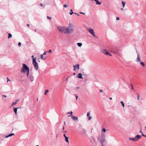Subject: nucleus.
I'll return each mask as SVG.
<instances>
[{
    "instance_id": "2f4dec72",
    "label": "nucleus",
    "mask_w": 146,
    "mask_h": 146,
    "mask_svg": "<svg viewBox=\"0 0 146 146\" xmlns=\"http://www.w3.org/2000/svg\"><path fill=\"white\" fill-rule=\"evenodd\" d=\"M73 113L72 111H71L70 112V115H68V117H70L71 115H72V114Z\"/></svg>"
},
{
    "instance_id": "7ed1b4c3",
    "label": "nucleus",
    "mask_w": 146,
    "mask_h": 146,
    "mask_svg": "<svg viewBox=\"0 0 146 146\" xmlns=\"http://www.w3.org/2000/svg\"><path fill=\"white\" fill-rule=\"evenodd\" d=\"M29 70V67L27 66V65L23 63V67H22L21 72L22 73H25L27 71Z\"/></svg>"
},
{
    "instance_id": "13d9d810",
    "label": "nucleus",
    "mask_w": 146,
    "mask_h": 146,
    "mask_svg": "<svg viewBox=\"0 0 146 146\" xmlns=\"http://www.w3.org/2000/svg\"><path fill=\"white\" fill-rule=\"evenodd\" d=\"M70 12H72V9H70Z\"/></svg>"
},
{
    "instance_id": "3c124183",
    "label": "nucleus",
    "mask_w": 146,
    "mask_h": 146,
    "mask_svg": "<svg viewBox=\"0 0 146 146\" xmlns=\"http://www.w3.org/2000/svg\"><path fill=\"white\" fill-rule=\"evenodd\" d=\"M69 77H70V76H68V78L66 79V81H67L68 80V78H69Z\"/></svg>"
},
{
    "instance_id": "ea45409f",
    "label": "nucleus",
    "mask_w": 146,
    "mask_h": 146,
    "mask_svg": "<svg viewBox=\"0 0 146 146\" xmlns=\"http://www.w3.org/2000/svg\"><path fill=\"white\" fill-rule=\"evenodd\" d=\"M74 13H73V12H70L69 13V14L70 15H72V14H74Z\"/></svg>"
},
{
    "instance_id": "c85d7f7f",
    "label": "nucleus",
    "mask_w": 146,
    "mask_h": 146,
    "mask_svg": "<svg viewBox=\"0 0 146 146\" xmlns=\"http://www.w3.org/2000/svg\"><path fill=\"white\" fill-rule=\"evenodd\" d=\"M102 131L105 132L106 131V130L105 128H103L102 129Z\"/></svg>"
},
{
    "instance_id": "f704fd0d",
    "label": "nucleus",
    "mask_w": 146,
    "mask_h": 146,
    "mask_svg": "<svg viewBox=\"0 0 146 146\" xmlns=\"http://www.w3.org/2000/svg\"><path fill=\"white\" fill-rule=\"evenodd\" d=\"M31 57H32V58L33 59H33H34H34L35 58V60H36V58H34L33 55Z\"/></svg>"
},
{
    "instance_id": "052dcab7",
    "label": "nucleus",
    "mask_w": 146,
    "mask_h": 146,
    "mask_svg": "<svg viewBox=\"0 0 146 146\" xmlns=\"http://www.w3.org/2000/svg\"><path fill=\"white\" fill-rule=\"evenodd\" d=\"M18 101H19L18 100H15V101H16L15 102H18Z\"/></svg>"
},
{
    "instance_id": "c03bdc74",
    "label": "nucleus",
    "mask_w": 146,
    "mask_h": 146,
    "mask_svg": "<svg viewBox=\"0 0 146 146\" xmlns=\"http://www.w3.org/2000/svg\"><path fill=\"white\" fill-rule=\"evenodd\" d=\"M142 135L143 136H144V137H146V135H144V134H143V133H142Z\"/></svg>"
},
{
    "instance_id": "de8ad7c7",
    "label": "nucleus",
    "mask_w": 146,
    "mask_h": 146,
    "mask_svg": "<svg viewBox=\"0 0 146 146\" xmlns=\"http://www.w3.org/2000/svg\"><path fill=\"white\" fill-rule=\"evenodd\" d=\"M74 14H76V15H77L78 16H79V15L78 14L76 13H74Z\"/></svg>"
},
{
    "instance_id": "0e129e2a",
    "label": "nucleus",
    "mask_w": 146,
    "mask_h": 146,
    "mask_svg": "<svg viewBox=\"0 0 146 146\" xmlns=\"http://www.w3.org/2000/svg\"><path fill=\"white\" fill-rule=\"evenodd\" d=\"M110 100H111L112 99V98H110Z\"/></svg>"
},
{
    "instance_id": "5701e85b",
    "label": "nucleus",
    "mask_w": 146,
    "mask_h": 146,
    "mask_svg": "<svg viewBox=\"0 0 146 146\" xmlns=\"http://www.w3.org/2000/svg\"><path fill=\"white\" fill-rule=\"evenodd\" d=\"M12 36V35L10 33H8V38H9L11 37Z\"/></svg>"
},
{
    "instance_id": "0eeeda50",
    "label": "nucleus",
    "mask_w": 146,
    "mask_h": 146,
    "mask_svg": "<svg viewBox=\"0 0 146 146\" xmlns=\"http://www.w3.org/2000/svg\"><path fill=\"white\" fill-rule=\"evenodd\" d=\"M74 31V29L73 28L69 29L68 28L66 29L65 33L71 34Z\"/></svg>"
},
{
    "instance_id": "2eb2a0df",
    "label": "nucleus",
    "mask_w": 146,
    "mask_h": 146,
    "mask_svg": "<svg viewBox=\"0 0 146 146\" xmlns=\"http://www.w3.org/2000/svg\"><path fill=\"white\" fill-rule=\"evenodd\" d=\"M15 135V134L13 133H12L11 134H10L8 135L7 136H5V138H8L9 137H11L13 135Z\"/></svg>"
},
{
    "instance_id": "6ab92c4d",
    "label": "nucleus",
    "mask_w": 146,
    "mask_h": 146,
    "mask_svg": "<svg viewBox=\"0 0 146 146\" xmlns=\"http://www.w3.org/2000/svg\"><path fill=\"white\" fill-rule=\"evenodd\" d=\"M102 52L106 54V53L107 52V51L106 50H103L102 51Z\"/></svg>"
},
{
    "instance_id": "cd10ccee",
    "label": "nucleus",
    "mask_w": 146,
    "mask_h": 146,
    "mask_svg": "<svg viewBox=\"0 0 146 146\" xmlns=\"http://www.w3.org/2000/svg\"><path fill=\"white\" fill-rule=\"evenodd\" d=\"M17 103V102H13L12 104V106H14Z\"/></svg>"
},
{
    "instance_id": "774afa93",
    "label": "nucleus",
    "mask_w": 146,
    "mask_h": 146,
    "mask_svg": "<svg viewBox=\"0 0 146 146\" xmlns=\"http://www.w3.org/2000/svg\"><path fill=\"white\" fill-rule=\"evenodd\" d=\"M73 75H75V73H73Z\"/></svg>"
},
{
    "instance_id": "423d86ee",
    "label": "nucleus",
    "mask_w": 146,
    "mask_h": 146,
    "mask_svg": "<svg viewBox=\"0 0 146 146\" xmlns=\"http://www.w3.org/2000/svg\"><path fill=\"white\" fill-rule=\"evenodd\" d=\"M33 64L34 66L35 69L36 70H37L38 69V64L36 62L35 58H34V59H33Z\"/></svg>"
},
{
    "instance_id": "680f3d73",
    "label": "nucleus",
    "mask_w": 146,
    "mask_h": 146,
    "mask_svg": "<svg viewBox=\"0 0 146 146\" xmlns=\"http://www.w3.org/2000/svg\"><path fill=\"white\" fill-rule=\"evenodd\" d=\"M139 97H137V100H139Z\"/></svg>"
},
{
    "instance_id": "4468645a",
    "label": "nucleus",
    "mask_w": 146,
    "mask_h": 146,
    "mask_svg": "<svg viewBox=\"0 0 146 146\" xmlns=\"http://www.w3.org/2000/svg\"><path fill=\"white\" fill-rule=\"evenodd\" d=\"M82 74L81 73H79L77 75V77L79 78L82 79L83 77H82Z\"/></svg>"
},
{
    "instance_id": "bf43d9fd",
    "label": "nucleus",
    "mask_w": 146,
    "mask_h": 146,
    "mask_svg": "<svg viewBox=\"0 0 146 146\" xmlns=\"http://www.w3.org/2000/svg\"><path fill=\"white\" fill-rule=\"evenodd\" d=\"M106 145H101V146H105Z\"/></svg>"
},
{
    "instance_id": "6e6552de",
    "label": "nucleus",
    "mask_w": 146,
    "mask_h": 146,
    "mask_svg": "<svg viewBox=\"0 0 146 146\" xmlns=\"http://www.w3.org/2000/svg\"><path fill=\"white\" fill-rule=\"evenodd\" d=\"M137 58L136 59V61L137 62H141V60H140V58H141V56L140 54H139L137 52Z\"/></svg>"
},
{
    "instance_id": "b1692460",
    "label": "nucleus",
    "mask_w": 146,
    "mask_h": 146,
    "mask_svg": "<svg viewBox=\"0 0 146 146\" xmlns=\"http://www.w3.org/2000/svg\"><path fill=\"white\" fill-rule=\"evenodd\" d=\"M143 66H145V64L143 62H142L141 61L140 62H139Z\"/></svg>"
},
{
    "instance_id": "473e14b6",
    "label": "nucleus",
    "mask_w": 146,
    "mask_h": 146,
    "mask_svg": "<svg viewBox=\"0 0 146 146\" xmlns=\"http://www.w3.org/2000/svg\"><path fill=\"white\" fill-rule=\"evenodd\" d=\"M68 7V5H66V4H64V5H63V7H64L66 8Z\"/></svg>"
},
{
    "instance_id": "37998d69",
    "label": "nucleus",
    "mask_w": 146,
    "mask_h": 146,
    "mask_svg": "<svg viewBox=\"0 0 146 146\" xmlns=\"http://www.w3.org/2000/svg\"><path fill=\"white\" fill-rule=\"evenodd\" d=\"M46 54V51H45L44 52V53L43 54V55H45Z\"/></svg>"
},
{
    "instance_id": "412c9836",
    "label": "nucleus",
    "mask_w": 146,
    "mask_h": 146,
    "mask_svg": "<svg viewBox=\"0 0 146 146\" xmlns=\"http://www.w3.org/2000/svg\"><path fill=\"white\" fill-rule=\"evenodd\" d=\"M65 138V141L67 142L68 143H69V141L68 140V138L67 137H66Z\"/></svg>"
},
{
    "instance_id": "6e6d98bb",
    "label": "nucleus",
    "mask_w": 146,
    "mask_h": 146,
    "mask_svg": "<svg viewBox=\"0 0 146 146\" xmlns=\"http://www.w3.org/2000/svg\"><path fill=\"white\" fill-rule=\"evenodd\" d=\"M2 96H3V97H7V96L6 95H3Z\"/></svg>"
},
{
    "instance_id": "4d7b16f0",
    "label": "nucleus",
    "mask_w": 146,
    "mask_h": 146,
    "mask_svg": "<svg viewBox=\"0 0 146 146\" xmlns=\"http://www.w3.org/2000/svg\"><path fill=\"white\" fill-rule=\"evenodd\" d=\"M140 133H141V134H142V133H142V132L141 129L140 130Z\"/></svg>"
},
{
    "instance_id": "f3484780",
    "label": "nucleus",
    "mask_w": 146,
    "mask_h": 146,
    "mask_svg": "<svg viewBox=\"0 0 146 146\" xmlns=\"http://www.w3.org/2000/svg\"><path fill=\"white\" fill-rule=\"evenodd\" d=\"M95 1L96 2V4H97L100 5L101 3V2H100L98 0H96Z\"/></svg>"
},
{
    "instance_id": "a878e982",
    "label": "nucleus",
    "mask_w": 146,
    "mask_h": 146,
    "mask_svg": "<svg viewBox=\"0 0 146 146\" xmlns=\"http://www.w3.org/2000/svg\"><path fill=\"white\" fill-rule=\"evenodd\" d=\"M43 54H41V59H43V60H44V59H45V58H44V56H43Z\"/></svg>"
},
{
    "instance_id": "a18cd8bd",
    "label": "nucleus",
    "mask_w": 146,
    "mask_h": 146,
    "mask_svg": "<svg viewBox=\"0 0 146 146\" xmlns=\"http://www.w3.org/2000/svg\"><path fill=\"white\" fill-rule=\"evenodd\" d=\"M52 52V50H50L48 52Z\"/></svg>"
},
{
    "instance_id": "4c0bfd02",
    "label": "nucleus",
    "mask_w": 146,
    "mask_h": 146,
    "mask_svg": "<svg viewBox=\"0 0 146 146\" xmlns=\"http://www.w3.org/2000/svg\"><path fill=\"white\" fill-rule=\"evenodd\" d=\"M92 119V117L91 116H89L88 117V120H90Z\"/></svg>"
},
{
    "instance_id": "393cba45",
    "label": "nucleus",
    "mask_w": 146,
    "mask_h": 146,
    "mask_svg": "<svg viewBox=\"0 0 146 146\" xmlns=\"http://www.w3.org/2000/svg\"><path fill=\"white\" fill-rule=\"evenodd\" d=\"M106 55H109L110 56H111V54L109 53V52H106Z\"/></svg>"
},
{
    "instance_id": "dca6fc26",
    "label": "nucleus",
    "mask_w": 146,
    "mask_h": 146,
    "mask_svg": "<svg viewBox=\"0 0 146 146\" xmlns=\"http://www.w3.org/2000/svg\"><path fill=\"white\" fill-rule=\"evenodd\" d=\"M82 132L83 134H86V130L84 129H82Z\"/></svg>"
},
{
    "instance_id": "e2e57ef3",
    "label": "nucleus",
    "mask_w": 146,
    "mask_h": 146,
    "mask_svg": "<svg viewBox=\"0 0 146 146\" xmlns=\"http://www.w3.org/2000/svg\"><path fill=\"white\" fill-rule=\"evenodd\" d=\"M27 26H29V24H27Z\"/></svg>"
},
{
    "instance_id": "1a4fd4ad",
    "label": "nucleus",
    "mask_w": 146,
    "mask_h": 146,
    "mask_svg": "<svg viewBox=\"0 0 146 146\" xmlns=\"http://www.w3.org/2000/svg\"><path fill=\"white\" fill-rule=\"evenodd\" d=\"M88 31L93 35L94 37L96 36L94 33V31L92 29H90Z\"/></svg>"
},
{
    "instance_id": "5fc2aeb1",
    "label": "nucleus",
    "mask_w": 146,
    "mask_h": 146,
    "mask_svg": "<svg viewBox=\"0 0 146 146\" xmlns=\"http://www.w3.org/2000/svg\"><path fill=\"white\" fill-rule=\"evenodd\" d=\"M100 92H103V91L102 90H100Z\"/></svg>"
},
{
    "instance_id": "f257e3e1",
    "label": "nucleus",
    "mask_w": 146,
    "mask_h": 146,
    "mask_svg": "<svg viewBox=\"0 0 146 146\" xmlns=\"http://www.w3.org/2000/svg\"><path fill=\"white\" fill-rule=\"evenodd\" d=\"M105 137L104 133H102L101 136L98 138V140L100 142L101 145H106V142Z\"/></svg>"
},
{
    "instance_id": "a211bd4d",
    "label": "nucleus",
    "mask_w": 146,
    "mask_h": 146,
    "mask_svg": "<svg viewBox=\"0 0 146 146\" xmlns=\"http://www.w3.org/2000/svg\"><path fill=\"white\" fill-rule=\"evenodd\" d=\"M121 3H122V6H123V8L125 6V5L126 2L123 1H122L121 2Z\"/></svg>"
},
{
    "instance_id": "864d4df0",
    "label": "nucleus",
    "mask_w": 146,
    "mask_h": 146,
    "mask_svg": "<svg viewBox=\"0 0 146 146\" xmlns=\"http://www.w3.org/2000/svg\"><path fill=\"white\" fill-rule=\"evenodd\" d=\"M7 82H8L9 81H10V80L8 79V78H7Z\"/></svg>"
},
{
    "instance_id": "49530a36",
    "label": "nucleus",
    "mask_w": 146,
    "mask_h": 146,
    "mask_svg": "<svg viewBox=\"0 0 146 146\" xmlns=\"http://www.w3.org/2000/svg\"><path fill=\"white\" fill-rule=\"evenodd\" d=\"M40 6H41V7H42L43 6V5L42 3H40Z\"/></svg>"
},
{
    "instance_id": "8fccbe9b",
    "label": "nucleus",
    "mask_w": 146,
    "mask_h": 146,
    "mask_svg": "<svg viewBox=\"0 0 146 146\" xmlns=\"http://www.w3.org/2000/svg\"><path fill=\"white\" fill-rule=\"evenodd\" d=\"M76 100H77V99L78 98V96H76Z\"/></svg>"
},
{
    "instance_id": "bb28decb",
    "label": "nucleus",
    "mask_w": 146,
    "mask_h": 146,
    "mask_svg": "<svg viewBox=\"0 0 146 146\" xmlns=\"http://www.w3.org/2000/svg\"><path fill=\"white\" fill-rule=\"evenodd\" d=\"M48 92H49V91L48 90H46L45 91V92L44 93V94L45 95H46V93Z\"/></svg>"
},
{
    "instance_id": "aec40b11",
    "label": "nucleus",
    "mask_w": 146,
    "mask_h": 146,
    "mask_svg": "<svg viewBox=\"0 0 146 146\" xmlns=\"http://www.w3.org/2000/svg\"><path fill=\"white\" fill-rule=\"evenodd\" d=\"M26 72H27V77H29V70L27 71Z\"/></svg>"
},
{
    "instance_id": "39448f33",
    "label": "nucleus",
    "mask_w": 146,
    "mask_h": 146,
    "mask_svg": "<svg viewBox=\"0 0 146 146\" xmlns=\"http://www.w3.org/2000/svg\"><path fill=\"white\" fill-rule=\"evenodd\" d=\"M57 29L58 31L62 33H64L65 32L66 28L64 27H62L60 26L58 27Z\"/></svg>"
},
{
    "instance_id": "338daca9",
    "label": "nucleus",
    "mask_w": 146,
    "mask_h": 146,
    "mask_svg": "<svg viewBox=\"0 0 146 146\" xmlns=\"http://www.w3.org/2000/svg\"><path fill=\"white\" fill-rule=\"evenodd\" d=\"M70 26L71 27V25H70V24L69 25V27H70Z\"/></svg>"
},
{
    "instance_id": "4be33fe9",
    "label": "nucleus",
    "mask_w": 146,
    "mask_h": 146,
    "mask_svg": "<svg viewBox=\"0 0 146 146\" xmlns=\"http://www.w3.org/2000/svg\"><path fill=\"white\" fill-rule=\"evenodd\" d=\"M77 44L78 46L79 47H81L82 45V44L81 43H78Z\"/></svg>"
},
{
    "instance_id": "a19ab883",
    "label": "nucleus",
    "mask_w": 146,
    "mask_h": 146,
    "mask_svg": "<svg viewBox=\"0 0 146 146\" xmlns=\"http://www.w3.org/2000/svg\"><path fill=\"white\" fill-rule=\"evenodd\" d=\"M80 13V14H84V15H85V13H82L81 12H80L79 13Z\"/></svg>"
},
{
    "instance_id": "f03ea898",
    "label": "nucleus",
    "mask_w": 146,
    "mask_h": 146,
    "mask_svg": "<svg viewBox=\"0 0 146 146\" xmlns=\"http://www.w3.org/2000/svg\"><path fill=\"white\" fill-rule=\"evenodd\" d=\"M112 52L115 54H116L119 55L120 57H121L122 54L120 52V50L118 48L115 47L113 49Z\"/></svg>"
},
{
    "instance_id": "79ce46f5",
    "label": "nucleus",
    "mask_w": 146,
    "mask_h": 146,
    "mask_svg": "<svg viewBox=\"0 0 146 146\" xmlns=\"http://www.w3.org/2000/svg\"><path fill=\"white\" fill-rule=\"evenodd\" d=\"M79 87H77L75 88V90H76L77 89H79Z\"/></svg>"
},
{
    "instance_id": "c756f323",
    "label": "nucleus",
    "mask_w": 146,
    "mask_h": 146,
    "mask_svg": "<svg viewBox=\"0 0 146 146\" xmlns=\"http://www.w3.org/2000/svg\"><path fill=\"white\" fill-rule=\"evenodd\" d=\"M121 103L122 104V105L123 107H124V104L123 103V102H122V101H121Z\"/></svg>"
},
{
    "instance_id": "f8f14e48",
    "label": "nucleus",
    "mask_w": 146,
    "mask_h": 146,
    "mask_svg": "<svg viewBox=\"0 0 146 146\" xmlns=\"http://www.w3.org/2000/svg\"><path fill=\"white\" fill-rule=\"evenodd\" d=\"M29 79L31 82H32L34 80V77L33 76V75L31 74L29 77Z\"/></svg>"
},
{
    "instance_id": "c9c22d12",
    "label": "nucleus",
    "mask_w": 146,
    "mask_h": 146,
    "mask_svg": "<svg viewBox=\"0 0 146 146\" xmlns=\"http://www.w3.org/2000/svg\"><path fill=\"white\" fill-rule=\"evenodd\" d=\"M47 18L48 19H50V20L51 19V17H49L48 16H47Z\"/></svg>"
},
{
    "instance_id": "7c9ffc66",
    "label": "nucleus",
    "mask_w": 146,
    "mask_h": 146,
    "mask_svg": "<svg viewBox=\"0 0 146 146\" xmlns=\"http://www.w3.org/2000/svg\"><path fill=\"white\" fill-rule=\"evenodd\" d=\"M130 86H131V89H132V90H133L134 91H135V90H134V88H133V85H132V84H130Z\"/></svg>"
},
{
    "instance_id": "09e8293b",
    "label": "nucleus",
    "mask_w": 146,
    "mask_h": 146,
    "mask_svg": "<svg viewBox=\"0 0 146 146\" xmlns=\"http://www.w3.org/2000/svg\"><path fill=\"white\" fill-rule=\"evenodd\" d=\"M137 97H139V94L138 93H137Z\"/></svg>"
},
{
    "instance_id": "20e7f679",
    "label": "nucleus",
    "mask_w": 146,
    "mask_h": 146,
    "mask_svg": "<svg viewBox=\"0 0 146 146\" xmlns=\"http://www.w3.org/2000/svg\"><path fill=\"white\" fill-rule=\"evenodd\" d=\"M141 136L139 135H136L134 138L130 137L129 138V140L135 141H137L139 139L141 138Z\"/></svg>"
},
{
    "instance_id": "9b49d317",
    "label": "nucleus",
    "mask_w": 146,
    "mask_h": 146,
    "mask_svg": "<svg viewBox=\"0 0 146 146\" xmlns=\"http://www.w3.org/2000/svg\"><path fill=\"white\" fill-rule=\"evenodd\" d=\"M71 118L74 121H78V117H76L74 116H73V115H72L71 116Z\"/></svg>"
},
{
    "instance_id": "ddd939ff",
    "label": "nucleus",
    "mask_w": 146,
    "mask_h": 146,
    "mask_svg": "<svg viewBox=\"0 0 146 146\" xmlns=\"http://www.w3.org/2000/svg\"><path fill=\"white\" fill-rule=\"evenodd\" d=\"M21 107H18L17 108H14V111L16 115L17 114V109L19 108H21Z\"/></svg>"
},
{
    "instance_id": "9d476101",
    "label": "nucleus",
    "mask_w": 146,
    "mask_h": 146,
    "mask_svg": "<svg viewBox=\"0 0 146 146\" xmlns=\"http://www.w3.org/2000/svg\"><path fill=\"white\" fill-rule=\"evenodd\" d=\"M74 67V70L75 71L76 69L79 70V65L78 64H77L73 66Z\"/></svg>"
},
{
    "instance_id": "603ef678",
    "label": "nucleus",
    "mask_w": 146,
    "mask_h": 146,
    "mask_svg": "<svg viewBox=\"0 0 146 146\" xmlns=\"http://www.w3.org/2000/svg\"><path fill=\"white\" fill-rule=\"evenodd\" d=\"M64 137H65V138L66 137H67L66 136V135H65V134H64Z\"/></svg>"
},
{
    "instance_id": "72a5a7b5",
    "label": "nucleus",
    "mask_w": 146,
    "mask_h": 146,
    "mask_svg": "<svg viewBox=\"0 0 146 146\" xmlns=\"http://www.w3.org/2000/svg\"><path fill=\"white\" fill-rule=\"evenodd\" d=\"M90 115V113L89 112H88L87 113V116L89 117L90 116H89Z\"/></svg>"
},
{
    "instance_id": "58836bf2",
    "label": "nucleus",
    "mask_w": 146,
    "mask_h": 146,
    "mask_svg": "<svg viewBox=\"0 0 146 146\" xmlns=\"http://www.w3.org/2000/svg\"><path fill=\"white\" fill-rule=\"evenodd\" d=\"M116 19L117 20H119V17H116Z\"/></svg>"
},
{
    "instance_id": "e433bc0d",
    "label": "nucleus",
    "mask_w": 146,
    "mask_h": 146,
    "mask_svg": "<svg viewBox=\"0 0 146 146\" xmlns=\"http://www.w3.org/2000/svg\"><path fill=\"white\" fill-rule=\"evenodd\" d=\"M18 45L19 46H21V43L20 42H19L18 44Z\"/></svg>"
},
{
    "instance_id": "69168bd1",
    "label": "nucleus",
    "mask_w": 146,
    "mask_h": 146,
    "mask_svg": "<svg viewBox=\"0 0 146 146\" xmlns=\"http://www.w3.org/2000/svg\"><path fill=\"white\" fill-rule=\"evenodd\" d=\"M64 125H66V122H65V121H64Z\"/></svg>"
}]
</instances>
